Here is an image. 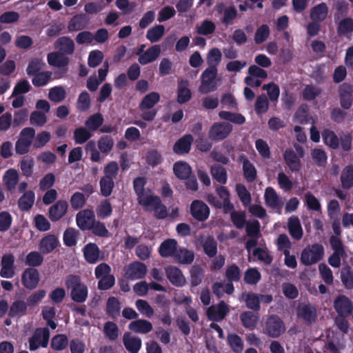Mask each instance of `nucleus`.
<instances>
[{
  "mask_svg": "<svg viewBox=\"0 0 353 353\" xmlns=\"http://www.w3.org/2000/svg\"><path fill=\"white\" fill-rule=\"evenodd\" d=\"M103 122V116L99 113H97L90 116L85 121V125L89 130L95 131L102 125Z\"/></svg>",
  "mask_w": 353,
  "mask_h": 353,
  "instance_id": "47",
  "label": "nucleus"
},
{
  "mask_svg": "<svg viewBox=\"0 0 353 353\" xmlns=\"http://www.w3.org/2000/svg\"><path fill=\"white\" fill-rule=\"evenodd\" d=\"M173 171L176 176L181 179H188L192 174V168L185 161H177L174 164Z\"/></svg>",
  "mask_w": 353,
  "mask_h": 353,
  "instance_id": "30",
  "label": "nucleus"
},
{
  "mask_svg": "<svg viewBox=\"0 0 353 353\" xmlns=\"http://www.w3.org/2000/svg\"><path fill=\"white\" fill-rule=\"evenodd\" d=\"M334 308L340 315L347 316L352 312V305L347 297L341 295L335 299Z\"/></svg>",
  "mask_w": 353,
  "mask_h": 353,
  "instance_id": "23",
  "label": "nucleus"
},
{
  "mask_svg": "<svg viewBox=\"0 0 353 353\" xmlns=\"http://www.w3.org/2000/svg\"><path fill=\"white\" fill-rule=\"evenodd\" d=\"M111 268L106 263H101L95 268V276L99 279L101 290H108L114 284V277L110 274Z\"/></svg>",
  "mask_w": 353,
  "mask_h": 353,
  "instance_id": "3",
  "label": "nucleus"
},
{
  "mask_svg": "<svg viewBox=\"0 0 353 353\" xmlns=\"http://www.w3.org/2000/svg\"><path fill=\"white\" fill-rule=\"evenodd\" d=\"M35 135V130L32 128H26L21 130L19 138L16 143L15 150L17 153L23 154L29 151Z\"/></svg>",
  "mask_w": 353,
  "mask_h": 353,
  "instance_id": "5",
  "label": "nucleus"
},
{
  "mask_svg": "<svg viewBox=\"0 0 353 353\" xmlns=\"http://www.w3.org/2000/svg\"><path fill=\"white\" fill-rule=\"evenodd\" d=\"M88 129L83 127L77 128L74 132V139L77 144L85 143L91 137L92 134Z\"/></svg>",
  "mask_w": 353,
  "mask_h": 353,
  "instance_id": "51",
  "label": "nucleus"
},
{
  "mask_svg": "<svg viewBox=\"0 0 353 353\" xmlns=\"http://www.w3.org/2000/svg\"><path fill=\"white\" fill-rule=\"evenodd\" d=\"M79 232L74 228H68L63 234V242L67 246L74 245L77 243Z\"/></svg>",
  "mask_w": 353,
  "mask_h": 353,
  "instance_id": "60",
  "label": "nucleus"
},
{
  "mask_svg": "<svg viewBox=\"0 0 353 353\" xmlns=\"http://www.w3.org/2000/svg\"><path fill=\"white\" fill-rule=\"evenodd\" d=\"M324 143L332 148H337L339 145V140L336 134L331 130H325L322 134Z\"/></svg>",
  "mask_w": 353,
  "mask_h": 353,
  "instance_id": "49",
  "label": "nucleus"
},
{
  "mask_svg": "<svg viewBox=\"0 0 353 353\" xmlns=\"http://www.w3.org/2000/svg\"><path fill=\"white\" fill-rule=\"evenodd\" d=\"M352 87L347 84H343L340 88V97L341 106L349 109L352 105Z\"/></svg>",
  "mask_w": 353,
  "mask_h": 353,
  "instance_id": "33",
  "label": "nucleus"
},
{
  "mask_svg": "<svg viewBox=\"0 0 353 353\" xmlns=\"http://www.w3.org/2000/svg\"><path fill=\"white\" fill-rule=\"evenodd\" d=\"M123 343L125 349L130 353H138L141 347V339L130 332L124 333L123 336Z\"/></svg>",
  "mask_w": 353,
  "mask_h": 353,
  "instance_id": "16",
  "label": "nucleus"
},
{
  "mask_svg": "<svg viewBox=\"0 0 353 353\" xmlns=\"http://www.w3.org/2000/svg\"><path fill=\"white\" fill-rule=\"evenodd\" d=\"M223 8V5L219 4L217 6V10L223 15V23L228 24L237 17V10L234 6H229L222 11Z\"/></svg>",
  "mask_w": 353,
  "mask_h": 353,
  "instance_id": "42",
  "label": "nucleus"
},
{
  "mask_svg": "<svg viewBox=\"0 0 353 353\" xmlns=\"http://www.w3.org/2000/svg\"><path fill=\"white\" fill-rule=\"evenodd\" d=\"M43 258L41 255V252L33 251L27 254L25 263L27 265L35 267L40 265L43 263Z\"/></svg>",
  "mask_w": 353,
  "mask_h": 353,
  "instance_id": "53",
  "label": "nucleus"
},
{
  "mask_svg": "<svg viewBox=\"0 0 353 353\" xmlns=\"http://www.w3.org/2000/svg\"><path fill=\"white\" fill-rule=\"evenodd\" d=\"M284 160L292 172L299 171L301 167L300 160L296 153L292 150H285Z\"/></svg>",
  "mask_w": 353,
  "mask_h": 353,
  "instance_id": "31",
  "label": "nucleus"
},
{
  "mask_svg": "<svg viewBox=\"0 0 353 353\" xmlns=\"http://www.w3.org/2000/svg\"><path fill=\"white\" fill-rule=\"evenodd\" d=\"M145 184V179L142 177L137 178L134 181V190L138 196V202L140 205L145 204L147 199L153 195L152 192L143 189Z\"/></svg>",
  "mask_w": 353,
  "mask_h": 353,
  "instance_id": "19",
  "label": "nucleus"
},
{
  "mask_svg": "<svg viewBox=\"0 0 353 353\" xmlns=\"http://www.w3.org/2000/svg\"><path fill=\"white\" fill-rule=\"evenodd\" d=\"M241 320L245 327L254 328L259 321V316L252 312H245L241 314Z\"/></svg>",
  "mask_w": 353,
  "mask_h": 353,
  "instance_id": "44",
  "label": "nucleus"
},
{
  "mask_svg": "<svg viewBox=\"0 0 353 353\" xmlns=\"http://www.w3.org/2000/svg\"><path fill=\"white\" fill-rule=\"evenodd\" d=\"M264 198L265 203L270 208L280 209L282 203L276 191L272 188H267L265 192Z\"/></svg>",
  "mask_w": 353,
  "mask_h": 353,
  "instance_id": "29",
  "label": "nucleus"
},
{
  "mask_svg": "<svg viewBox=\"0 0 353 353\" xmlns=\"http://www.w3.org/2000/svg\"><path fill=\"white\" fill-rule=\"evenodd\" d=\"M228 312V307L224 302L217 306H212L208 310V315L212 320L219 321L224 318Z\"/></svg>",
  "mask_w": 353,
  "mask_h": 353,
  "instance_id": "26",
  "label": "nucleus"
},
{
  "mask_svg": "<svg viewBox=\"0 0 353 353\" xmlns=\"http://www.w3.org/2000/svg\"><path fill=\"white\" fill-rule=\"evenodd\" d=\"M56 48L65 54H72L74 50V42L68 37H61L56 41Z\"/></svg>",
  "mask_w": 353,
  "mask_h": 353,
  "instance_id": "40",
  "label": "nucleus"
},
{
  "mask_svg": "<svg viewBox=\"0 0 353 353\" xmlns=\"http://www.w3.org/2000/svg\"><path fill=\"white\" fill-rule=\"evenodd\" d=\"M142 46L141 49H143ZM141 50L137 54L139 55V62L142 65H145L155 61L160 55L161 48L159 45H154L149 48L147 50L141 53Z\"/></svg>",
  "mask_w": 353,
  "mask_h": 353,
  "instance_id": "15",
  "label": "nucleus"
},
{
  "mask_svg": "<svg viewBox=\"0 0 353 353\" xmlns=\"http://www.w3.org/2000/svg\"><path fill=\"white\" fill-rule=\"evenodd\" d=\"M145 204H141L145 210L154 212V216L158 219H164L168 216L166 207L161 203L157 196H151Z\"/></svg>",
  "mask_w": 353,
  "mask_h": 353,
  "instance_id": "6",
  "label": "nucleus"
},
{
  "mask_svg": "<svg viewBox=\"0 0 353 353\" xmlns=\"http://www.w3.org/2000/svg\"><path fill=\"white\" fill-rule=\"evenodd\" d=\"M19 179V173L15 169H8L2 176L3 184L7 190L11 191L16 188Z\"/></svg>",
  "mask_w": 353,
  "mask_h": 353,
  "instance_id": "22",
  "label": "nucleus"
},
{
  "mask_svg": "<svg viewBox=\"0 0 353 353\" xmlns=\"http://www.w3.org/2000/svg\"><path fill=\"white\" fill-rule=\"evenodd\" d=\"M135 305L139 312L143 316L150 318L154 314V310L145 300L139 299L136 301Z\"/></svg>",
  "mask_w": 353,
  "mask_h": 353,
  "instance_id": "56",
  "label": "nucleus"
},
{
  "mask_svg": "<svg viewBox=\"0 0 353 353\" xmlns=\"http://www.w3.org/2000/svg\"><path fill=\"white\" fill-rule=\"evenodd\" d=\"M165 28L163 25H157L147 32L146 38L152 43L158 41L164 34Z\"/></svg>",
  "mask_w": 353,
  "mask_h": 353,
  "instance_id": "45",
  "label": "nucleus"
},
{
  "mask_svg": "<svg viewBox=\"0 0 353 353\" xmlns=\"http://www.w3.org/2000/svg\"><path fill=\"white\" fill-rule=\"evenodd\" d=\"M40 281V275L37 270L28 268L21 274V282L23 286L29 290L36 288Z\"/></svg>",
  "mask_w": 353,
  "mask_h": 353,
  "instance_id": "9",
  "label": "nucleus"
},
{
  "mask_svg": "<svg viewBox=\"0 0 353 353\" xmlns=\"http://www.w3.org/2000/svg\"><path fill=\"white\" fill-rule=\"evenodd\" d=\"M58 245L57 236L54 234H48L41 240L39 248L42 254H48L52 252Z\"/></svg>",
  "mask_w": 353,
  "mask_h": 353,
  "instance_id": "20",
  "label": "nucleus"
},
{
  "mask_svg": "<svg viewBox=\"0 0 353 353\" xmlns=\"http://www.w3.org/2000/svg\"><path fill=\"white\" fill-rule=\"evenodd\" d=\"M285 330V326L278 316H272L265 323V332L270 336L277 337L283 334Z\"/></svg>",
  "mask_w": 353,
  "mask_h": 353,
  "instance_id": "10",
  "label": "nucleus"
},
{
  "mask_svg": "<svg viewBox=\"0 0 353 353\" xmlns=\"http://www.w3.org/2000/svg\"><path fill=\"white\" fill-rule=\"evenodd\" d=\"M222 53L221 50L216 48L211 49L207 54V63L209 67H215L219 64L221 61Z\"/></svg>",
  "mask_w": 353,
  "mask_h": 353,
  "instance_id": "46",
  "label": "nucleus"
},
{
  "mask_svg": "<svg viewBox=\"0 0 353 353\" xmlns=\"http://www.w3.org/2000/svg\"><path fill=\"white\" fill-rule=\"evenodd\" d=\"M203 248L205 253L210 257H212L216 254V243L211 237L205 238L203 241Z\"/></svg>",
  "mask_w": 353,
  "mask_h": 353,
  "instance_id": "62",
  "label": "nucleus"
},
{
  "mask_svg": "<svg viewBox=\"0 0 353 353\" xmlns=\"http://www.w3.org/2000/svg\"><path fill=\"white\" fill-rule=\"evenodd\" d=\"M128 327L136 333L147 334L152 330V325L147 320L139 319L132 321Z\"/></svg>",
  "mask_w": 353,
  "mask_h": 353,
  "instance_id": "28",
  "label": "nucleus"
},
{
  "mask_svg": "<svg viewBox=\"0 0 353 353\" xmlns=\"http://www.w3.org/2000/svg\"><path fill=\"white\" fill-rule=\"evenodd\" d=\"M341 185L349 189L353 185V167L347 165L343 168L341 174Z\"/></svg>",
  "mask_w": 353,
  "mask_h": 353,
  "instance_id": "41",
  "label": "nucleus"
},
{
  "mask_svg": "<svg viewBox=\"0 0 353 353\" xmlns=\"http://www.w3.org/2000/svg\"><path fill=\"white\" fill-rule=\"evenodd\" d=\"M165 273L169 281L176 286H182L185 283V279L181 271L174 266H168Z\"/></svg>",
  "mask_w": 353,
  "mask_h": 353,
  "instance_id": "21",
  "label": "nucleus"
},
{
  "mask_svg": "<svg viewBox=\"0 0 353 353\" xmlns=\"http://www.w3.org/2000/svg\"><path fill=\"white\" fill-rule=\"evenodd\" d=\"M270 35V28L268 26L263 24L260 26L256 30L254 35V41L256 43H261L264 42Z\"/></svg>",
  "mask_w": 353,
  "mask_h": 353,
  "instance_id": "59",
  "label": "nucleus"
},
{
  "mask_svg": "<svg viewBox=\"0 0 353 353\" xmlns=\"http://www.w3.org/2000/svg\"><path fill=\"white\" fill-rule=\"evenodd\" d=\"M341 279L343 285L347 289H353V272L345 268L341 270Z\"/></svg>",
  "mask_w": 353,
  "mask_h": 353,
  "instance_id": "64",
  "label": "nucleus"
},
{
  "mask_svg": "<svg viewBox=\"0 0 353 353\" xmlns=\"http://www.w3.org/2000/svg\"><path fill=\"white\" fill-rule=\"evenodd\" d=\"M248 308L257 310L259 308L260 297L256 294L243 293L241 297Z\"/></svg>",
  "mask_w": 353,
  "mask_h": 353,
  "instance_id": "43",
  "label": "nucleus"
},
{
  "mask_svg": "<svg viewBox=\"0 0 353 353\" xmlns=\"http://www.w3.org/2000/svg\"><path fill=\"white\" fill-rule=\"evenodd\" d=\"M288 230L292 237L296 240H299L303 236V229L300 221L296 216H291L288 219Z\"/></svg>",
  "mask_w": 353,
  "mask_h": 353,
  "instance_id": "27",
  "label": "nucleus"
},
{
  "mask_svg": "<svg viewBox=\"0 0 353 353\" xmlns=\"http://www.w3.org/2000/svg\"><path fill=\"white\" fill-rule=\"evenodd\" d=\"M50 332L47 328L37 329L29 339V348L35 350L40 346L46 347L48 345Z\"/></svg>",
  "mask_w": 353,
  "mask_h": 353,
  "instance_id": "7",
  "label": "nucleus"
},
{
  "mask_svg": "<svg viewBox=\"0 0 353 353\" xmlns=\"http://www.w3.org/2000/svg\"><path fill=\"white\" fill-rule=\"evenodd\" d=\"M297 316L306 321H311L315 317V312L312 307L308 305H301L297 310Z\"/></svg>",
  "mask_w": 353,
  "mask_h": 353,
  "instance_id": "48",
  "label": "nucleus"
},
{
  "mask_svg": "<svg viewBox=\"0 0 353 353\" xmlns=\"http://www.w3.org/2000/svg\"><path fill=\"white\" fill-rule=\"evenodd\" d=\"M160 100V95L155 92L146 94L142 99L139 107L141 111L153 108Z\"/></svg>",
  "mask_w": 353,
  "mask_h": 353,
  "instance_id": "32",
  "label": "nucleus"
},
{
  "mask_svg": "<svg viewBox=\"0 0 353 353\" xmlns=\"http://www.w3.org/2000/svg\"><path fill=\"white\" fill-rule=\"evenodd\" d=\"M211 174L214 179L221 184L227 181V173L225 168L221 165H215L211 167Z\"/></svg>",
  "mask_w": 353,
  "mask_h": 353,
  "instance_id": "50",
  "label": "nucleus"
},
{
  "mask_svg": "<svg viewBox=\"0 0 353 353\" xmlns=\"http://www.w3.org/2000/svg\"><path fill=\"white\" fill-rule=\"evenodd\" d=\"M83 254L90 263H95L99 259V250L94 243L88 244L83 249Z\"/></svg>",
  "mask_w": 353,
  "mask_h": 353,
  "instance_id": "36",
  "label": "nucleus"
},
{
  "mask_svg": "<svg viewBox=\"0 0 353 353\" xmlns=\"http://www.w3.org/2000/svg\"><path fill=\"white\" fill-rule=\"evenodd\" d=\"M328 8L325 3H321L312 8L310 12V17L314 21H323L327 15Z\"/></svg>",
  "mask_w": 353,
  "mask_h": 353,
  "instance_id": "38",
  "label": "nucleus"
},
{
  "mask_svg": "<svg viewBox=\"0 0 353 353\" xmlns=\"http://www.w3.org/2000/svg\"><path fill=\"white\" fill-rule=\"evenodd\" d=\"M323 255V248L321 245L314 244L306 247L301 253V261L310 265L320 261Z\"/></svg>",
  "mask_w": 353,
  "mask_h": 353,
  "instance_id": "4",
  "label": "nucleus"
},
{
  "mask_svg": "<svg viewBox=\"0 0 353 353\" xmlns=\"http://www.w3.org/2000/svg\"><path fill=\"white\" fill-rule=\"evenodd\" d=\"M68 203L63 200L58 201L49 208V217L52 221H57L62 218L68 211Z\"/></svg>",
  "mask_w": 353,
  "mask_h": 353,
  "instance_id": "18",
  "label": "nucleus"
},
{
  "mask_svg": "<svg viewBox=\"0 0 353 353\" xmlns=\"http://www.w3.org/2000/svg\"><path fill=\"white\" fill-rule=\"evenodd\" d=\"M193 137L190 134H186L178 140L173 147V150L178 154L188 153L191 148Z\"/></svg>",
  "mask_w": 353,
  "mask_h": 353,
  "instance_id": "25",
  "label": "nucleus"
},
{
  "mask_svg": "<svg viewBox=\"0 0 353 353\" xmlns=\"http://www.w3.org/2000/svg\"><path fill=\"white\" fill-rule=\"evenodd\" d=\"M65 285L70 290V296L73 301L78 303L85 301L88 296V288L79 276H69L65 281Z\"/></svg>",
  "mask_w": 353,
  "mask_h": 353,
  "instance_id": "1",
  "label": "nucleus"
},
{
  "mask_svg": "<svg viewBox=\"0 0 353 353\" xmlns=\"http://www.w3.org/2000/svg\"><path fill=\"white\" fill-rule=\"evenodd\" d=\"M232 125L228 123H216L210 128L209 137L216 141L225 139L231 132Z\"/></svg>",
  "mask_w": 353,
  "mask_h": 353,
  "instance_id": "12",
  "label": "nucleus"
},
{
  "mask_svg": "<svg viewBox=\"0 0 353 353\" xmlns=\"http://www.w3.org/2000/svg\"><path fill=\"white\" fill-rule=\"evenodd\" d=\"M189 84L187 81H181L178 85L177 101L180 103H183L189 101L191 98V92L188 88Z\"/></svg>",
  "mask_w": 353,
  "mask_h": 353,
  "instance_id": "39",
  "label": "nucleus"
},
{
  "mask_svg": "<svg viewBox=\"0 0 353 353\" xmlns=\"http://www.w3.org/2000/svg\"><path fill=\"white\" fill-rule=\"evenodd\" d=\"M97 145L100 152L108 154L113 148L114 141L110 137L103 136L98 141Z\"/></svg>",
  "mask_w": 353,
  "mask_h": 353,
  "instance_id": "52",
  "label": "nucleus"
},
{
  "mask_svg": "<svg viewBox=\"0 0 353 353\" xmlns=\"http://www.w3.org/2000/svg\"><path fill=\"white\" fill-rule=\"evenodd\" d=\"M30 122L32 125L41 127L47 122L46 114L41 111H34L30 114Z\"/></svg>",
  "mask_w": 353,
  "mask_h": 353,
  "instance_id": "58",
  "label": "nucleus"
},
{
  "mask_svg": "<svg viewBox=\"0 0 353 353\" xmlns=\"http://www.w3.org/2000/svg\"><path fill=\"white\" fill-rule=\"evenodd\" d=\"M190 212L194 218L199 221L206 220L210 214L208 206L201 201H194L190 206Z\"/></svg>",
  "mask_w": 353,
  "mask_h": 353,
  "instance_id": "13",
  "label": "nucleus"
},
{
  "mask_svg": "<svg viewBox=\"0 0 353 353\" xmlns=\"http://www.w3.org/2000/svg\"><path fill=\"white\" fill-rule=\"evenodd\" d=\"M217 69L215 67H208L201 74V83L199 91L207 94L214 91L217 88Z\"/></svg>",
  "mask_w": 353,
  "mask_h": 353,
  "instance_id": "2",
  "label": "nucleus"
},
{
  "mask_svg": "<svg viewBox=\"0 0 353 353\" xmlns=\"http://www.w3.org/2000/svg\"><path fill=\"white\" fill-rule=\"evenodd\" d=\"M216 192L219 195V200L222 203V208L225 212H232L233 210V205L230 201V192L223 186L216 188Z\"/></svg>",
  "mask_w": 353,
  "mask_h": 353,
  "instance_id": "35",
  "label": "nucleus"
},
{
  "mask_svg": "<svg viewBox=\"0 0 353 353\" xmlns=\"http://www.w3.org/2000/svg\"><path fill=\"white\" fill-rule=\"evenodd\" d=\"M65 90L61 86L52 88L48 93V98L54 102H60L65 98Z\"/></svg>",
  "mask_w": 353,
  "mask_h": 353,
  "instance_id": "54",
  "label": "nucleus"
},
{
  "mask_svg": "<svg viewBox=\"0 0 353 353\" xmlns=\"http://www.w3.org/2000/svg\"><path fill=\"white\" fill-rule=\"evenodd\" d=\"M35 195L33 191L26 192L19 199L18 205L21 210H28L34 203Z\"/></svg>",
  "mask_w": 353,
  "mask_h": 353,
  "instance_id": "37",
  "label": "nucleus"
},
{
  "mask_svg": "<svg viewBox=\"0 0 353 353\" xmlns=\"http://www.w3.org/2000/svg\"><path fill=\"white\" fill-rule=\"evenodd\" d=\"M103 332L105 335L110 340H116L119 336L117 325L112 322H107L104 325Z\"/></svg>",
  "mask_w": 353,
  "mask_h": 353,
  "instance_id": "63",
  "label": "nucleus"
},
{
  "mask_svg": "<svg viewBox=\"0 0 353 353\" xmlns=\"http://www.w3.org/2000/svg\"><path fill=\"white\" fill-rule=\"evenodd\" d=\"M219 116L222 119L228 120L237 124H242L245 122L244 117L239 114L228 111H221L219 113Z\"/></svg>",
  "mask_w": 353,
  "mask_h": 353,
  "instance_id": "57",
  "label": "nucleus"
},
{
  "mask_svg": "<svg viewBox=\"0 0 353 353\" xmlns=\"http://www.w3.org/2000/svg\"><path fill=\"white\" fill-rule=\"evenodd\" d=\"M47 60L50 65L59 69L63 72L67 71L69 59L63 54L50 52L48 54Z\"/></svg>",
  "mask_w": 353,
  "mask_h": 353,
  "instance_id": "14",
  "label": "nucleus"
},
{
  "mask_svg": "<svg viewBox=\"0 0 353 353\" xmlns=\"http://www.w3.org/2000/svg\"><path fill=\"white\" fill-rule=\"evenodd\" d=\"M112 210L110 203L104 200L101 201L97 208V214L98 217L101 219H105L110 216L112 214Z\"/></svg>",
  "mask_w": 353,
  "mask_h": 353,
  "instance_id": "55",
  "label": "nucleus"
},
{
  "mask_svg": "<svg viewBox=\"0 0 353 353\" xmlns=\"http://www.w3.org/2000/svg\"><path fill=\"white\" fill-rule=\"evenodd\" d=\"M95 220L94 212L88 209L80 211L76 216L77 225L83 230H90Z\"/></svg>",
  "mask_w": 353,
  "mask_h": 353,
  "instance_id": "11",
  "label": "nucleus"
},
{
  "mask_svg": "<svg viewBox=\"0 0 353 353\" xmlns=\"http://www.w3.org/2000/svg\"><path fill=\"white\" fill-rule=\"evenodd\" d=\"M146 272L147 268L144 264L140 262H134L128 266L125 274L128 279L135 280L143 278Z\"/></svg>",
  "mask_w": 353,
  "mask_h": 353,
  "instance_id": "17",
  "label": "nucleus"
},
{
  "mask_svg": "<svg viewBox=\"0 0 353 353\" xmlns=\"http://www.w3.org/2000/svg\"><path fill=\"white\" fill-rule=\"evenodd\" d=\"M16 274L14 256L12 254H5L1 261L0 276L6 279H11Z\"/></svg>",
  "mask_w": 353,
  "mask_h": 353,
  "instance_id": "8",
  "label": "nucleus"
},
{
  "mask_svg": "<svg viewBox=\"0 0 353 353\" xmlns=\"http://www.w3.org/2000/svg\"><path fill=\"white\" fill-rule=\"evenodd\" d=\"M114 187V181L112 179L108 177H103L100 181L101 193L104 196H108L112 193Z\"/></svg>",
  "mask_w": 353,
  "mask_h": 353,
  "instance_id": "61",
  "label": "nucleus"
},
{
  "mask_svg": "<svg viewBox=\"0 0 353 353\" xmlns=\"http://www.w3.org/2000/svg\"><path fill=\"white\" fill-rule=\"evenodd\" d=\"M177 249L176 241L174 239H168L161 243L159 252L163 257L174 256Z\"/></svg>",
  "mask_w": 353,
  "mask_h": 353,
  "instance_id": "24",
  "label": "nucleus"
},
{
  "mask_svg": "<svg viewBox=\"0 0 353 353\" xmlns=\"http://www.w3.org/2000/svg\"><path fill=\"white\" fill-rule=\"evenodd\" d=\"M174 258L180 263L189 264L194 261V254L193 252L188 250L186 248H179L174 254Z\"/></svg>",
  "mask_w": 353,
  "mask_h": 353,
  "instance_id": "34",
  "label": "nucleus"
}]
</instances>
